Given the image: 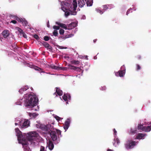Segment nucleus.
Segmentation results:
<instances>
[{"instance_id": "1", "label": "nucleus", "mask_w": 151, "mask_h": 151, "mask_svg": "<svg viewBox=\"0 0 151 151\" xmlns=\"http://www.w3.org/2000/svg\"><path fill=\"white\" fill-rule=\"evenodd\" d=\"M55 131L58 135H61V132L60 130L54 128L53 125L48 124V134H50L51 138L54 142V143L57 144L58 142Z\"/></svg>"}, {"instance_id": "2", "label": "nucleus", "mask_w": 151, "mask_h": 151, "mask_svg": "<svg viewBox=\"0 0 151 151\" xmlns=\"http://www.w3.org/2000/svg\"><path fill=\"white\" fill-rule=\"evenodd\" d=\"M38 101V98L35 95L29 94L25 100V106L33 107L37 104Z\"/></svg>"}, {"instance_id": "3", "label": "nucleus", "mask_w": 151, "mask_h": 151, "mask_svg": "<svg viewBox=\"0 0 151 151\" xmlns=\"http://www.w3.org/2000/svg\"><path fill=\"white\" fill-rule=\"evenodd\" d=\"M28 139L29 141L31 142V144L35 145V141L37 137L39 136L38 133L35 132H30L28 133Z\"/></svg>"}, {"instance_id": "4", "label": "nucleus", "mask_w": 151, "mask_h": 151, "mask_svg": "<svg viewBox=\"0 0 151 151\" xmlns=\"http://www.w3.org/2000/svg\"><path fill=\"white\" fill-rule=\"evenodd\" d=\"M136 142L132 140H128L125 145V147L129 149L133 148L136 145Z\"/></svg>"}, {"instance_id": "5", "label": "nucleus", "mask_w": 151, "mask_h": 151, "mask_svg": "<svg viewBox=\"0 0 151 151\" xmlns=\"http://www.w3.org/2000/svg\"><path fill=\"white\" fill-rule=\"evenodd\" d=\"M20 124L21 128H26L29 126V122L28 120H22L20 121Z\"/></svg>"}, {"instance_id": "6", "label": "nucleus", "mask_w": 151, "mask_h": 151, "mask_svg": "<svg viewBox=\"0 0 151 151\" xmlns=\"http://www.w3.org/2000/svg\"><path fill=\"white\" fill-rule=\"evenodd\" d=\"M72 4L73 5V11H71L70 13L71 15H75L76 14V10L77 6V3L76 0H73Z\"/></svg>"}, {"instance_id": "7", "label": "nucleus", "mask_w": 151, "mask_h": 151, "mask_svg": "<svg viewBox=\"0 0 151 151\" xmlns=\"http://www.w3.org/2000/svg\"><path fill=\"white\" fill-rule=\"evenodd\" d=\"M125 73V70H119L118 72H117L115 73L116 76H119L120 77H123Z\"/></svg>"}, {"instance_id": "8", "label": "nucleus", "mask_w": 151, "mask_h": 151, "mask_svg": "<svg viewBox=\"0 0 151 151\" xmlns=\"http://www.w3.org/2000/svg\"><path fill=\"white\" fill-rule=\"evenodd\" d=\"M62 97L63 99L66 101L68 100V99L70 100L71 96L68 93H65Z\"/></svg>"}, {"instance_id": "9", "label": "nucleus", "mask_w": 151, "mask_h": 151, "mask_svg": "<svg viewBox=\"0 0 151 151\" xmlns=\"http://www.w3.org/2000/svg\"><path fill=\"white\" fill-rule=\"evenodd\" d=\"M48 147L50 150H52L54 147V145L53 142L50 140L49 142V144H48Z\"/></svg>"}, {"instance_id": "10", "label": "nucleus", "mask_w": 151, "mask_h": 151, "mask_svg": "<svg viewBox=\"0 0 151 151\" xmlns=\"http://www.w3.org/2000/svg\"><path fill=\"white\" fill-rule=\"evenodd\" d=\"M9 34V31L7 30H4L2 33V35L4 38L7 37Z\"/></svg>"}, {"instance_id": "11", "label": "nucleus", "mask_w": 151, "mask_h": 151, "mask_svg": "<svg viewBox=\"0 0 151 151\" xmlns=\"http://www.w3.org/2000/svg\"><path fill=\"white\" fill-rule=\"evenodd\" d=\"M78 6L80 7H83L85 5V2L84 0H79L78 1Z\"/></svg>"}, {"instance_id": "12", "label": "nucleus", "mask_w": 151, "mask_h": 151, "mask_svg": "<svg viewBox=\"0 0 151 151\" xmlns=\"http://www.w3.org/2000/svg\"><path fill=\"white\" fill-rule=\"evenodd\" d=\"M29 89V87L28 86H24V87L22 88L19 91V92L20 93H22L23 92L26 91L28 89Z\"/></svg>"}, {"instance_id": "13", "label": "nucleus", "mask_w": 151, "mask_h": 151, "mask_svg": "<svg viewBox=\"0 0 151 151\" xmlns=\"http://www.w3.org/2000/svg\"><path fill=\"white\" fill-rule=\"evenodd\" d=\"M73 36V34L66 35L64 37H58V39L60 40H61V39L64 40L65 39L70 37Z\"/></svg>"}, {"instance_id": "14", "label": "nucleus", "mask_w": 151, "mask_h": 151, "mask_svg": "<svg viewBox=\"0 0 151 151\" xmlns=\"http://www.w3.org/2000/svg\"><path fill=\"white\" fill-rule=\"evenodd\" d=\"M70 123V122L68 121H66L65 122L64 128L65 131L68 129Z\"/></svg>"}, {"instance_id": "15", "label": "nucleus", "mask_w": 151, "mask_h": 151, "mask_svg": "<svg viewBox=\"0 0 151 151\" xmlns=\"http://www.w3.org/2000/svg\"><path fill=\"white\" fill-rule=\"evenodd\" d=\"M52 69H56V70H62L63 69V67L62 68V67H59V66H55L53 65H50L49 66Z\"/></svg>"}, {"instance_id": "16", "label": "nucleus", "mask_w": 151, "mask_h": 151, "mask_svg": "<svg viewBox=\"0 0 151 151\" xmlns=\"http://www.w3.org/2000/svg\"><path fill=\"white\" fill-rule=\"evenodd\" d=\"M56 24L59 25L60 27L65 29H67V27L66 25L65 24L60 23L58 22H56Z\"/></svg>"}, {"instance_id": "17", "label": "nucleus", "mask_w": 151, "mask_h": 151, "mask_svg": "<svg viewBox=\"0 0 151 151\" xmlns=\"http://www.w3.org/2000/svg\"><path fill=\"white\" fill-rule=\"evenodd\" d=\"M56 92L59 96H61L63 94L62 91L60 89V88L58 87H56Z\"/></svg>"}, {"instance_id": "18", "label": "nucleus", "mask_w": 151, "mask_h": 151, "mask_svg": "<svg viewBox=\"0 0 151 151\" xmlns=\"http://www.w3.org/2000/svg\"><path fill=\"white\" fill-rule=\"evenodd\" d=\"M151 130V125L147 127H144L143 129V131L148 132Z\"/></svg>"}, {"instance_id": "19", "label": "nucleus", "mask_w": 151, "mask_h": 151, "mask_svg": "<svg viewBox=\"0 0 151 151\" xmlns=\"http://www.w3.org/2000/svg\"><path fill=\"white\" fill-rule=\"evenodd\" d=\"M70 63L71 64L77 65L79 64L80 62L78 60H73L70 62Z\"/></svg>"}, {"instance_id": "20", "label": "nucleus", "mask_w": 151, "mask_h": 151, "mask_svg": "<svg viewBox=\"0 0 151 151\" xmlns=\"http://www.w3.org/2000/svg\"><path fill=\"white\" fill-rule=\"evenodd\" d=\"M40 128L43 130L47 131V125H45L44 124H40Z\"/></svg>"}, {"instance_id": "21", "label": "nucleus", "mask_w": 151, "mask_h": 151, "mask_svg": "<svg viewBox=\"0 0 151 151\" xmlns=\"http://www.w3.org/2000/svg\"><path fill=\"white\" fill-rule=\"evenodd\" d=\"M145 136V135L143 134L138 133L136 137V138L138 139H142Z\"/></svg>"}, {"instance_id": "22", "label": "nucleus", "mask_w": 151, "mask_h": 151, "mask_svg": "<svg viewBox=\"0 0 151 151\" xmlns=\"http://www.w3.org/2000/svg\"><path fill=\"white\" fill-rule=\"evenodd\" d=\"M69 67L71 69L74 70H78L80 69V68L78 67H76L74 65H68Z\"/></svg>"}, {"instance_id": "23", "label": "nucleus", "mask_w": 151, "mask_h": 151, "mask_svg": "<svg viewBox=\"0 0 151 151\" xmlns=\"http://www.w3.org/2000/svg\"><path fill=\"white\" fill-rule=\"evenodd\" d=\"M114 145L115 146H116V144L117 145L119 144L120 143L119 140L118 138H115L114 139Z\"/></svg>"}, {"instance_id": "24", "label": "nucleus", "mask_w": 151, "mask_h": 151, "mask_svg": "<svg viewBox=\"0 0 151 151\" xmlns=\"http://www.w3.org/2000/svg\"><path fill=\"white\" fill-rule=\"evenodd\" d=\"M77 24L76 23L72 22L69 25V27L70 28V29H72L76 26Z\"/></svg>"}, {"instance_id": "25", "label": "nucleus", "mask_w": 151, "mask_h": 151, "mask_svg": "<svg viewBox=\"0 0 151 151\" xmlns=\"http://www.w3.org/2000/svg\"><path fill=\"white\" fill-rule=\"evenodd\" d=\"M92 0H88L86 2V4L87 6H91L93 4Z\"/></svg>"}, {"instance_id": "26", "label": "nucleus", "mask_w": 151, "mask_h": 151, "mask_svg": "<svg viewBox=\"0 0 151 151\" xmlns=\"http://www.w3.org/2000/svg\"><path fill=\"white\" fill-rule=\"evenodd\" d=\"M23 26H27V24H28V22L27 21L24 19L23 20V21H22V22Z\"/></svg>"}, {"instance_id": "27", "label": "nucleus", "mask_w": 151, "mask_h": 151, "mask_svg": "<svg viewBox=\"0 0 151 151\" xmlns=\"http://www.w3.org/2000/svg\"><path fill=\"white\" fill-rule=\"evenodd\" d=\"M137 132V130L136 129L134 130L132 129H131L130 130V133L131 134H133L136 133Z\"/></svg>"}, {"instance_id": "28", "label": "nucleus", "mask_w": 151, "mask_h": 151, "mask_svg": "<svg viewBox=\"0 0 151 151\" xmlns=\"http://www.w3.org/2000/svg\"><path fill=\"white\" fill-rule=\"evenodd\" d=\"M29 115L30 117L32 116L33 117H35L37 116V114L35 113H29Z\"/></svg>"}, {"instance_id": "29", "label": "nucleus", "mask_w": 151, "mask_h": 151, "mask_svg": "<svg viewBox=\"0 0 151 151\" xmlns=\"http://www.w3.org/2000/svg\"><path fill=\"white\" fill-rule=\"evenodd\" d=\"M41 42L43 45L46 48H47V42L43 41H42Z\"/></svg>"}, {"instance_id": "30", "label": "nucleus", "mask_w": 151, "mask_h": 151, "mask_svg": "<svg viewBox=\"0 0 151 151\" xmlns=\"http://www.w3.org/2000/svg\"><path fill=\"white\" fill-rule=\"evenodd\" d=\"M143 125L141 124H139L137 128L138 129H142L143 131V129L144 128Z\"/></svg>"}, {"instance_id": "31", "label": "nucleus", "mask_w": 151, "mask_h": 151, "mask_svg": "<svg viewBox=\"0 0 151 151\" xmlns=\"http://www.w3.org/2000/svg\"><path fill=\"white\" fill-rule=\"evenodd\" d=\"M15 19H16L19 22H22V21H23V19L22 18H20L18 17L17 16L16 17H15Z\"/></svg>"}, {"instance_id": "32", "label": "nucleus", "mask_w": 151, "mask_h": 151, "mask_svg": "<svg viewBox=\"0 0 151 151\" xmlns=\"http://www.w3.org/2000/svg\"><path fill=\"white\" fill-rule=\"evenodd\" d=\"M15 19H16L19 22H22V21H23V19L22 18H20L18 17L17 16L16 17H15Z\"/></svg>"}, {"instance_id": "33", "label": "nucleus", "mask_w": 151, "mask_h": 151, "mask_svg": "<svg viewBox=\"0 0 151 151\" xmlns=\"http://www.w3.org/2000/svg\"><path fill=\"white\" fill-rule=\"evenodd\" d=\"M71 11H70V12ZM70 14H71L70 12L68 11H66L65 12V15L66 17H67L68 16L70 15Z\"/></svg>"}, {"instance_id": "34", "label": "nucleus", "mask_w": 151, "mask_h": 151, "mask_svg": "<svg viewBox=\"0 0 151 151\" xmlns=\"http://www.w3.org/2000/svg\"><path fill=\"white\" fill-rule=\"evenodd\" d=\"M34 69L36 70H38L40 72L42 71V69L39 68H38L37 66H35Z\"/></svg>"}, {"instance_id": "35", "label": "nucleus", "mask_w": 151, "mask_h": 151, "mask_svg": "<svg viewBox=\"0 0 151 151\" xmlns=\"http://www.w3.org/2000/svg\"><path fill=\"white\" fill-rule=\"evenodd\" d=\"M53 34L54 36H57L58 35V33L56 30H55L53 32Z\"/></svg>"}, {"instance_id": "36", "label": "nucleus", "mask_w": 151, "mask_h": 151, "mask_svg": "<svg viewBox=\"0 0 151 151\" xmlns=\"http://www.w3.org/2000/svg\"><path fill=\"white\" fill-rule=\"evenodd\" d=\"M18 31L19 32L20 35L22 34V33L23 32V30L22 29H21L20 28L18 27L17 29Z\"/></svg>"}, {"instance_id": "37", "label": "nucleus", "mask_w": 151, "mask_h": 151, "mask_svg": "<svg viewBox=\"0 0 151 151\" xmlns=\"http://www.w3.org/2000/svg\"><path fill=\"white\" fill-rule=\"evenodd\" d=\"M132 9L131 8H130L127 11V13H126V15H128V14H129V13L130 12H132Z\"/></svg>"}, {"instance_id": "38", "label": "nucleus", "mask_w": 151, "mask_h": 151, "mask_svg": "<svg viewBox=\"0 0 151 151\" xmlns=\"http://www.w3.org/2000/svg\"><path fill=\"white\" fill-rule=\"evenodd\" d=\"M59 32L60 34L63 35L64 32V30L62 29H60Z\"/></svg>"}, {"instance_id": "39", "label": "nucleus", "mask_w": 151, "mask_h": 151, "mask_svg": "<svg viewBox=\"0 0 151 151\" xmlns=\"http://www.w3.org/2000/svg\"><path fill=\"white\" fill-rule=\"evenodd\" d=\"M108 8L107 5H105L103 6V10H106L107 9H108Z\"/></svg>"}, {"instance_id": "40", "label": "nucleus", "mask_w": 151, "mask_h": 151, "mask_svg": "<svg viewBox=\"0 0 151 151\" xmlns=\"http://www.w3.org/2000/svg\"><path fill=\"white\" fill-rule=\"evenodd\" d=\"M53 28L56 30H58L60 29V27L54 25L53 26Z\"/></svg>"}, {"instance_id": "41", "label": "nucleus", "mask_w": 151, "mask_h": 151, "mask_svg": "<svg viewBox=\"0 0 151 151\" xmlns=\"http://www.w3.org/2000/svg\"><path fill=\"white\" fill-rule=\"evenodd\" d=\"M96 10L99 13H100V14H103L104 12H102V11L99 9H96Z\"/></svg>"}, {"instance_id": "42", "label": "nucleus", "mask_w": 151, "mask_h": 151, "mask_svg": "<svg viewBox=\"0 0 151 151\" xmlns=\"http://www.w3.org/2000/svg\"><path fill=\"white\" fill-rule=\"evenodd\" d=\"M21 36H22L24 38H27V35L26 34L24 33V32L22 33L21 35H20Z\"/></svg>"}, {"instance_id": "43", "label": "nucleus", "mask_w": 151, "mask_h": 151, "mask_svg": "<svg viewBox=\"0 0 151 151\" xmlns=\"http://www.w3.org/2000/svg\"><path fill=\"white\" fill-rule=\"evenodd\" d=\"M17 16H15L14 15H12V14H10L9 15V17L10 18H12L13 19H15V17H16Z\"/></svg>"}, {"instance_id": "44", "label": "nucleus", "mask_w": 151, "mask_h": 151, "mask_svg": "<svg viewBox=\"0 0 151 151\" xmlns=\"http://www.w3.org/2000/svg\"><path fill=\"white\" fill-rule=\"evenodd\" d=\"M136 66H137V70H140V69L141 68V67L139 65L137 64Z\"/></svg>"}, {"instance_id": "45", "label": "nucleus", "mask_w": 151, "mask_h": 151, "mask_svg": "<svg viewBox=\"0 0 151 151\" xmlns=\"http://www.w3.org/2000/svg\"><path fill=\"white\" fill-rule=\"evenodd\" d=\"M136 58L137 59L140 60L141 59L142 57L141 55H138L136 56Z\"/></svg>"}, {"instance_id": "46", "label": "nucleus", "mask_w": 151, "mask_h": 151, "mask_svg": "<svg viewBox=\"0 0 151 151\" xmlns=\"http://www.w3.org/2000/svg\"><path fill=\"white\" fill-rule=\"evenodd\" d=\"M15 130L16 132L18 134H19L20 132V131H19V129L18 128H15Z\"/></svg>"}, {"instance_id": "47", "label": "nucleus", "mask_w": 151, "mask_h": 151, "mask_svg": "<svg viewBox=\"0 0 151 151\" xmlns=\"http://www.w3.org/2000/svg\"><path fill=\"white\" fill-rule=\"evenodd\" d=\"M22 144L23 146L24 145H28V142L26 141H24L23 142H22Z\"/></svg>"}, {"instance_id": "48", "label": "nucleus", "mask_w": 151, "mask_h": 151, "mask_svg": "<svg viewBox=\"0 0 151 151\" xmlns=\"http://www.w3.org/2000/svg\"><path fill=\"white\" fill-rule=\"evenodd\" d=\"M34 37L37 40H38L39 39L38 36L36 34H35Z\"/></svg>"}, {"instance_id": "49", "label": "nucleus", "mask_w": 151, "mask_h": 151, "mask_svg": "<svg viewBox=\"0 0 151 151\" xmlns=\"http://www.w3.org/2000/svg\"><path fill=\"white\" fill-rule=\"evenodd\" d=\"M48 49H49L50 51H51L52 50V48L48 44Z\"/></svg>"}, {"instance_id": "50", "label": "nucleus", "mask_w": 151, "mask_h": 151, "mask_svg": "<svg viewBox=\"0 0 151 151\" xmlns=\"http://www.w3.org/2000/svg\"><path fill=\"white\" fill-rule=\"evenodd\" d=\"M61 9L64 12H65L66 11H67V9L64 7L62 6Z\"/></svg>"}, {"instance_id": "51", "label": "nucleus", "mask_w": 151, "mask_h": 151, "mask_svg": "<svg viewBox=\"0 0 151 151\" xmlns=\"http://www.w3.org/2000/svg\"><path fill=\"white\" fill-rule=\"evenodd\" d=\"M55 118L58 121H59L60 120V118L58 116H55Z\"/></svg>"}, {"instance_id": "52", "label": "nucleus", "mask_w": 151, "mask_h": 151, "mask_svg": "<svg viewBox=\"0 0 151 151\" xmlns=\"http://www.w3.org/2000/svg\"><path fill=\"white\" fill-rule=\"evenodd\" d=\"M13 23L14 24H16L17 23V22L15 20H13L11 21L10 22V23Z\"/></svg>"}, {"instance_id": "53", "label": "nucleus", "mask_w": 151, "mask_h": 151, "mask_svg": "<svg viewBox=\"0 0 151 151\" xmlns=\"http://www.w3.org/2000/svg\"><path fill=\"white\" fill-rule=\"evenodd\" d=\"M20 121H19V122L17 123H16L15 124L16 125H18L19 126V127L21 128L20 127Z\"/></svg>"}, {"instance_id": "54", "label": "nucleus", "mask_w": 151, "mask_h": 151, "mask_svg": "<svg viewBox=\"0 0 151 151\" xmlns=\"http://www.w3.org/2000/svg\"><path fill=\"white\" fill-rule=\"evenodd\" d=\"M106 86H104L103 87H102L101 88V89L102 90H104L106 89Z\"/></svg>"}, {"instance_id": "55", "label": "nucleus", "mask_w": 151, "mask_h": 151, "mask_svg": "<svg viewBox=\"0 0 151 151\" xmlns=\"http://www.w3.org/2000/svg\"><path fill=\"white\" fill-rule=\"evenodd\" d=\"M44 40L45 41H47V36H46L44 37Z\"/></svg>"}, {"instance_id": "56", "label": "nucleus", "mask_w": 151, "mask_h": 151, "mask_svg": "<svg viewBox=\"0 0 151 151\" xmlns=\"http://www.w3.org/2000/svg\"><path fill=\"white\" fill-rule=\"evenodd\" d=\"M114 132V134L115 135H116V133H117V131H116V130H115V129H114L113 130Z\"/></svg>"}, {"instance_id": "57", "label": "nucleus", "mask_w": 151, "mask_h": 151, "mask_svg": "<svg viewBox=\"0 0 151 151\" xmlns=\"http://www.w3.org/2000/svg\"><path fill=\"white\" fill-rule=\"evenodd\" d=\"M40 125L38 124H36V127L37 128H40Z\"/></svg>"}, {"instance_id": "58", "label": "nucleus", "mask_w": 151, "mask_h": 151, "mask_svg": "<svg viewBox=\"0 0 151 151\" xmlns=\"http://www.w3.org/2000/svg\"><path fill=\"white\" fill-rule=\"evenodd\" d=\"M20 136H21L20 135H19V137H18V139H19L20 138V140H22H22L23 139L22 138H20Z\"/></svg>"}, {"instance_id": "59", "label": "nucleus", "mask_w": 151, "mask_h": 151, "mask_svg": "<svg viewBox=\"0 0 151 151\" xmlns=\"http://www.w3.org/2000/svg\"><path fill=\"white\" fill-rule=\"evenodd\" d=\"M107 151H113V150L110 149H108Z\"/></svg>"}, {"instance_id": "60", "label": "nucleus", "mask_w": 151, "mask_h": 151, "mask_svg": "<svg viewBox=\"0 0 151 151\" xmlns=\"http://www.w3.org/2000/svg\"><path fill=\"white\" fill-rule=\"evenodd\" d=\"M42 54H43V55H45V52H42Z\"/></svg>"}, {"instance_id": "61", "label": "nucleus", "mask_w": 151, "mask_h": 151, "mask_svg": "<svg viewBox=\"0 0 151 151\" xmlns=\"http://www.w3.org/2000/svg\"><path fill=\"white\" fill-rule=\"evenodd\" d=\"M50 39V37L48 36V41Z\"/></svg>"}, {"instance_id": "62", "label": "nucleus", "mask_w": 151, "mask_h": 151, "mask_svg": "<svg viewBox=\"0 0 151 151\" xmlns=\"http://www.w3.org/2000/svg\"><path fill=\"white\" fill-rule=\"evenodd\" d=\"M96 41V40H93V42H95Z\"/></svg>"}, {"instance_id": "63", "label": "nucleus", "mask_w": 151, "mask_h": 151, "mask_svg": "<svg viewBox=\"0 0 151 151\" xmlns=\"http://www.w3.org/2000/svg\"><path fill=\"white\" fill-rule=\"evenodd\" d=\"M49 23V22H48V24ZM47 26H48V27H49V25H48H48H47Z\"/></svg>"}, {"instance_id": "64", "label": "nucleus", "mask_w": 151, "mask_h": 151, "mask_svg": "<svg viewBox=\"0 0 151 151\" xmlns=\"http://www.w3.org/2000/svg\"><path fill=\"white\" fill-rule=\"evenodd\" d=\"M46 139L47 140V138H46Z\"/></svg>"}]
</instances>
